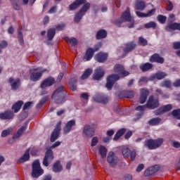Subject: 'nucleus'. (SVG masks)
Wrapping results in <instances>:
<instances>
[{
	"instance_id": "obj_1",
	"label": "nucleus",
	"mask_w": 180,
	"mask_h": 180,
	"mask_svg": "<svg viewBox=\"0 0 180 180\" xmlns=\"http://www.w3.org/2000/svg\"><path fill=\"white\" fill-rule=\"evenodd\" d=\"M158 106H160V101L158 98H155L154 96H150L146 105L136 107V110L144 112V110H146V108H148L149 109H156V108H158Z\"/></svg>"
},
{
	"instance_id": "obj_2",
	"label": "nucleus",
	"mask_w": 180,
	"mask_h": 180,
	"mask_svg": "<svg viewBox=\"0 0 180 180\" xmlns=\"http://www.w3.org/2000/svg\"><path fill=\"white\" fill-rule=\"evenodd\" d=\"M55 103L60 104L64 102L65 93L64 92V86H60L56 89L51 96Z\"/></svg>"
},
{
	"instance_id": "obj_3",
	"label": "nucleus",
	"mask_w": 180,
	"mask_h": 180,
	"mask_svg": "<svg viewBox=\"0 0 180 180\" xmlns=\"http://www.w3.org/2000/svg\"><path fill=\"white\" fill-rule=\"evenodd\" d=\"M164 143V139L160 138L158 139H147L145 141L144 146L147 147L149 150H155L159 147L162 146Z\"/></svg>"
},
{
	"instance_id": "obj_4",
	"label": "nucleus",
	"mask_w": 180,
	"mask_h": 180,
	"mask_svg": "<svg viewBox=\"0 0 180 180\" xmlns=\"http://www.w3.org/2000/svg\"><path fill=\"white\" fill-rule=\"evenodd\" d=\"M43 72H49V70H47V69H43V68L31 69L30 70L31 81H33L34 82H36V81H39V79L41 78V75H43Z\"/></svg>"
},
{
	"instance_id": "obj_5",
	"label": "nucleus",
	"mask_w": 180,
	"mask_h": 180,
	"mask_svg": "<svg viewBox=\"0 0 180 180\" xmlns=\"http://www.w3.org/2000/svg\"><path fill=\"white\" fill-rule=\"evenodd\" d=\"M90 8V3H86L84 5H83L80 10L77 13H76L75 15V23H79L81 22V20L82 19V17H84L85 15V13H86V12L89 11Z\"/></svg>"
},
{
	"instance_id": "obj_6",
	"label": "nucleus",
	"mask_w": 180,
	"mask_h": 180,
	"mask_svg": "<svg viewBox=\"0 0 180 180\" xmlns=\"http://www.w3.org/2000/svg\"><path fill=\"white\" fill-rule=\"evenodd\" d=\"M167 20L169 23L165 27L166 32H171V30H179L180 32V23L178 22H175V15L174 14H170L167 18Z\"/></svg>"
},
{
	"instance_id": "obj_7",
	"label": "nucleus",
	"mask_w": 180,
	"mask_h": 180,
	"mask_svg": "<svg viewBox=\"0 0 180 180\" xmlns=\"http://www.w3.org/2000/svg\"><path fill=\"white\" fill-rule=\"evenodd\" d=\"M132 20L131 14H130V8L127 7L126 11L122 13L120 20H115V25L120 26L124 22H131Z\"/></svg>"
},
{
	"instance_id": "obj_8",
	"label": "nucleus",
	"mask_w": 180,
	"mask_h": 180,
	"mask_svg": "<svg viewBox=\"0 0 180 180\" xmlns=\"http://www.w3.org/2000/svg\"><path fill=\"white\" fill-rule=\"evenodd\" d=\"M44 171L40 167V162L39 160H35L32 163V176L33 178H39L41 175H43Z\"/></svg>"
},
{
	"instance_id": "obj_9",
	"label": "nucleus",
	"mask_w": 180,
	"mask_h": 180,
	"mask_svg": "<svg viewBox=\"0 0 180 180\" xmlns=\"http://www.w3.org/2000/svg\"><path fill=\"white\" fill-rule=\"evenodd\" d=\"M120 79V77L119 75L112 74L107 77V83H106V88L108 90L112 89L113 88V84L116 81H119Z\"/></svg>"
},
{
	"instance_id": "obj_10",
	"label": "nucleus",
	"mask_w": 180,
	"mask_h": 180,
	"mask_svg": "<svg viewBox=\"0 0 180 180\" xmlns=\"http://www.w3.org/2000/svg\"><path fill=\"white\" fill-rule=\"evenodd\" d=\"M114 72H116V74H119V75H121L122 78H124V77H127L130 74L128 71L124 70V67L121 64H116L114 66Z\"/></svg>"
},
{
	"instance_id": "obj_11",
	"label": "nucleus",
	"mask_w": 180,
	"mask_h": 180,
	"mask_svg": "<svg viewBox=\"0 0 180 180\" xmlns=\"http://www.w3.org/2000/svg\"><path fill=\"white\" fill-rule=\"evenodd\" d=\"M54 160V153L51 149H48L46 152L44 160H43V165L44 167H49V164L51 162Z\"/></svg>"
},
{
	"instance_id": "obj_12",
	"label": "nucleus",
	"mask_w": 180,
	"mask_h": 180,
	"mask_svg": "<svg viewBox=\"0 0 180 180\" xmlns=\"http://www.w3.org/2000/svg\"><path fill=\"white\" fill-rule=\"evenodd\" d=\"M107 162L110 164L112 168H115L117 165V162H119V159L115 155L113 152H109L108 157H107Z\"/></svg>"
},
{
	"instance_id": "obj_13",
	"label": "nucleus",
	"mask_w": 180,
	"mask_h": 180,
	"mask_svg": "<svg viewBox=\"0 0 180 180\" xmlns=\"http://www.w3.org/2000/svg\"><path fill=\"white\" fill-rule=\"evenodd\" d=\"M60 131H61V122H58L56 128L51 135V143H54V141L58 139V136H60Z\"/></svg>"
},
{
	"instance_id": "obj_14",
	"label": "nucleus",
	"mask_w": 180,
	"mask_h": 180,
	"mask_svg": "<svg viewBox=\"0 0 180 180\" xmlns=\"http://www.w3.org/2000/svg\"><path fill=\"white\" fill-rule=\"evenodd\" d=\"M99 49V46H96L94 49L89 48L86 51L84 60H86V61H89V60L94 57V53H96V51H98Z\"/></svg>"
},
{
	"instance_id": "obj_15",
	"label": "nucleus",
	"mask_w": 180,
	"mask_h": 180,
	"mask_svg": "<svg viewBox=\"0 0 180 180\" xmlns=\"http://www.w3.org/2000/svg\"><path fill=\"white\" fill-rule=\"evenodd\" d=\"M158 171H160V166L155 165L146 169L144 172V175L145 176H151L152 175H154V174L158 172Z\"/></svg>"
},
{
	"instance_id": "obj_16",
	"label": "nucleus",
	"mask_w": 180,
	"mask_h": 180,
	"mask_svg": "<svg viewBox=\"0 0 180 180\" xmlns=\"http://www.w3.org/2000/svg\"><path fill=\"white\" fill-rule=\"evenodd\" d=\"M54 82H56V80L53 77H48L42 81L41 84V88L42 89H46V88H49V86H51L52 85H54Z\"/></svg>"
},
{
	"instance_id": "obj_17",
	"label": "nucleus",
	"mask_w": 180,
	"mask_h": 180,
	"mask_svg": "<svg viewBox=\"0 0 180 180\" xmlns=\"http://www.w3.org/2000/svg\"><path fill=\"white\" fill-rule=\"evenodd\" d=\"M83 133L86 137H94L95 136V128L91 127V125H86L83 129Z\"/></svg>"
},
{
	"instance_id": "obj_18",
	"label": "nucleus",
	"mask_w": 180,
	"mask_h": 180,
	"mask_svg": "<svg viewBox=\"0 0 180 180\" xmlns=\"http://www.w3.org/2000/svg\"><path fill=\"white\" fill-rule=\"evenodd\" d=\"M75 120H71L68 121L65 126L63 127V134H68V133L72 130V128L74 126H75Z\"/></svg>"
},
{
	"instance_id": "obj_19",
	"label": "nucleus",
	"mask_w": 180,
	"mask_h": 180,
	"mask_svg": "<svg viewBox=\"0 0 180 180\" xmlns=\"http://www.w3.org/2000/svg\"><path fill=\"white\" fill-rule=\"evenodd\" d=\"M94 100L95 101V102H98V103H103V105H106V103L109 102V97L102 94H97L94 97Z\"/></svg>"
},
{
	"instance_id": "obj_20",
	"label": "nucleus",
	"mask_w": 180,
	"mask_h": 180,
	"mask_svg": "<svg viewBox=\"0 0 180 180\" xmlns=\"http://www.w3.org/2000/svg\"><path fill=\"white\" fill-rule=\"evenodd\" d=\"M86 4V0H75L69 6L70 11H75L78 9L81 5H85Z\"/></svg>"
},
{
	"instance_id": "obj_21",
	"label": "nucleus",
	"mask_w": 180,
	"mask_h": 180,
	"mask_svg": "<svg viewBox=\"0 0 180 180\" xmlns=\"http://www.w3.org/2000/svg\"><path fill=\"white\" fill-rule=\"evenodd\" d=\"M105 75V70L102 67H98L96 68V70L94 72V79H96V81L101 79L102 77Z\"/></svg>"
},
{
	"instance_id": "obj_22",
	"label": "nucleus",
	"mask_w": 180,
	"mask_h": 180,
	"mask_svg": "<svg viewBox=\"0 0 180 180\" xmlns=\"http://www.w3.org/2000/svg\"><path fill=\"white\" fill-rule=\"evenodd\" d=\"M9 83L11 84V89L13 91H16L20 86V79H13L11 77L9 79Z\"/></svg>"
},
{
	"instance_id": "obj_23",
	"label": "nucleus",
	"mask_w": 180,
	"mask_h": 180,
	"mask_svg": "<svg viewBox=\"0 0 180 180\" xmlns=\"http://www.w3.org/2000/svg\"><path fill=\"white\" fill-rule=\"evenodd\" d=\"M96 61L98 63H105L108 60V53L103 52H99L94 57Z\"/></svg>"
},
{
	"instance_id": "obj_24",
	"label": "nucleus",
	"mask_w": 180,
	"mask_h": 180,
	"mask_svg": "<svg viewBox=\"0 0 180 180\" xmlns=\"http://www.w3.org/2000/svg\"><path fill=\"white\" fill-rule=\"evenodd\" d=\"M172 109V105L168 104L163 107H161L158 110L155 111V115H163V113H165L167 112H169Z\"/></svg>"
},
{
	"instance_id": "obj_25",
	"label": "nucleus",
	"mask_w": 180,
	"mask_h": 180,
	"mask_svg": "<svg viewBox=\"0 0 180 180\" xmlns=\"http://www.w3.org/2000/svg\"><path fill=\"white\" fill-rule=\"evenodd\" d=\"M150 92L148 89H142L141 90V96L139 98L140 103H145L147 101V96H148Z\"/></svg>"
},
{
	"instance_id": "obj_26",
	"label": "nucleus",
	"mask_w": 180,
	"mask_h": 180,
	"mask_svg": "<svg viewBox=\"0 0 180 180\" xmlns=\"http://www.w3.org/2000/svg\"><path fill=\"white\" fill-rule=\"evenodd\" d=\"M13 112L11 111H6L0 113V119L2 120H10V119H13Z\"/></svg>"
},
{
	"instance_id": "obj_27",
	"label": "nucleus",
	"mask_w": 180,
	"mask_h": 180,
	"mask_svg": "<svg viewBox=\"0 0 180 180\" xmlns=\"http://www.w3.org/2000/svg\"><path fill=\"white\" fill-rule=\"evenodd\" d=\"M150 63H159L160 64L164 63V58L160 57V55L155 53L150 58Z\"/></svg>"
},
{
	"instance_id": "obj_28",
	"label": "nucleus",
	"mask_w": 180,
	"mask_h": 180,
	"mask_svg": "<svg viewBox=\"0 0 180 180\" xmlns=\"http://www.w3.org/2000/svg\"><path fill=\"white\" fill-rule=\"evenodd\" d=\"M30 158V149L28 148L25 150L24 155L18 160V162L22 163L29 161Z\"/></svg>"
},
{
	"instance_id": "obj_29",
	"label": "nucleus",
	"mask_w": 180,
	"mask_h": 180,
	"mask_svg": "<svg viewBox=\"0 0 180 180\" xmlns=\"http://www.w3.org/2000/svg\"><path fill=\"white\" fill-rule=\"evenodd\" d=\"M108 36V32L106 30L101 29L98 30L96 34V39L97 40H101L102 39H106Z\"/></svg>"
},
{
	"instance_id": "obj_30",
	"label": "nucleus",
	"mask_w": 180,
	"mask_h": 180,
	"mask_svg": "<svg viewBox=\"0 0 180 180\" xmlns=\"http://www.w3.org/2000/svg\"><path fill=\"white\" fill-rule=\"evenodd\" d=\"M167 77V74L163 72H158L155 74H153L150 76V80L153 81V79H162Z\"/></svg>"
},
{
	"instance_id": "obj_31",
	"label": "nucleus",
	"mask_w": 180,
	"mask_h": 180,
	"mask_svg": "<svg viewBox=\"0 0 180 180\" xmlns=\"http://www.w3.org/2000/svg\"><path fill=\"white\" fill-rule=\"evenodd\" d=\"M26 125H23L22 127H21L18 131L17 133L14 134L13 139L15 140V139H19V137H20V136H22L23 134V133H25V131H26Z\"/></svg>"
},
{
	"instance_id": "obj_32",
	"label": "nucleus",
	"mask_w": 180,
	"mask_h": 180,
	"mask_svg": "<svg viewBox=\"0 0 180 180\" xmlns=\"http://www.w3.org/2000/svg\"><path fill=\"white\" fill-rule=\"evenodd\" d=\"M135 9H137V11H144V9H146V2L140 0L136 1L135 4Z\"/></svg>"
},
{
	"instance_id": "obj_33",
	"label": "nucleus",
	"mask_w": 180,
	"mask_h": 180,
	"mask_svg": "<svg viewBox=\"0 0 180 180\" xmlns=\"http://www.w3.org/2000/svg\"><path fill=\"white\" fill-rule=\"evenodd\" d=\"M98 154L103 158H106V155L108 154V149L104 146L101 145L98 146Z\"/></svg>"
},
{
	"instance_id": "obj_34",
	"label": "nucleus",
	"mask_w": 180,
	"mask_h": 180,
	"mask_svg": "<svg viewBox=\"0 0 180 180\" xmlns=\"http://www.w3.org/2000/svg\"><path fill=\"white\" fill-rule=\"evenodd\" d=\"M122 98H127V99H131L134 98V91H125L121 93Z\"/></svg>"
},
{
	"instance_id": "obj_35",
	"label": "nucleus",
	"mask_w": 180,
	"mask_h": 180,
	"mask_svg": "<svg viewBox=\"0 0 180 180\" xmlns=\"http://www.w3.org/2000/svg\"><path fill=\"white\" fill-rule=\"evenodd\" d=\"M46 36L48 40H53L54 39V36H56V29L50 28L47 30Z\"/></svg>"
},
{
	"instance_id": "obj_36",
	"label": "nucleus",
	"mask_w": 180,
	"mask_h": 180,
	"mask_svg": "<svg viewBox=\"0 0 180 180\" xmlns=\"http://www.w3.org/2000/svg\"><path fill=\"white\" fill-rule=\"evenodd\" d=\"M17 33H18V40L19 41V44H20V46H22V44H25V41L23 40V32H22V29L18 28Z\"/></svg>"
},
{
	"instance_id": "obj_37",
	"label": "nucleus",
	"mask_w": 180,
	"mask_h": 180,
	"mask_svg": "<svg viewBox=\"0 0 180 180\" xmlns=\"http://www.w3.org/2000/svg\"><path fill=\"white\" fill-rule=\"evenodd\" d=\"M22 105H23V101H19L13 105L12 110H14L15 113H18L20 110Z\"/></svg>"
},
{
	"instance_id": "obj_38",
	"label": "nucleus",
	"mask_w": 180,
	"mask_h": 180,
	"mask_svg": "<svg viewBox=\"0 0 180 180\" xmlns=\"http://www.w3.org/2000/svg\"><path fill=\"white\" fill-rule=\"evenodd\" d=\"M53 172H61L63 171V166L60 163V161H57L53 166Z\"/></svg>"
},
{
	"instance_id": "obj_39",
	"label": "nucleus",
	"mask_w": 180,
	"mask_h": 180,
	"mask_svg": "<svg viewBox=\"0 0 180 180\" xmlns=\"http://www.w3.org/2000/svg\"><path fill=\"white\" fill-rule=\"evenodd\" d=\"M153 68V64L147 63L140 65V69L143 72H146V71H148V70H151Z\"/></svg>"
},
{
	"instance_id": "obj_40",
	"label": "nucleus",
	"mask_w": 180,
	"mask_h": 180,
	"mask_svg": "<svg viewBox=\"0 0 180 180\" xmlns=\"http://www.w3.org/2000/svg\"><path fill=\"white\" fill-rule=\"evenodd\" d=\"M65 40L70 44L77 46L78 44V40L75 37L69 38L68 37H65Z\"/></svg>"
},
{
	"instance_id": "obj_41",
	"label": "nucleus",
	"mask_w": 180,
	"mask_h": 180,
	"mask_svg": "<svg viewBox=\"0 0 180 180\" xmlns=\"http://www.w3.org/2000/svg\"><path fill=\"white\" fill-rule=\"evenodd\" d=\"M126 133V129L122 128L120 129L115 135L113 140H118V139H120L123 134Z\"/></svg>"
},
{
	"instance_id": "obj_42",
	"label": "nucleus",
	"mask_w": 180,
	"mask_h": 180,
	"mask_svg": "<svg viewBox=\"0 0 180 180\" xmlns=\"http://www.w3.org/2000/svg\"><path fill=\"white\" fill-rule=\"evenodd\" d=\"M145 29H155L157 27V23L154 21H150L144 25Z\"/></svg>"
},
{
	"instance_id": "obj_43",
	"label": "nucleus",
	"mask_w": 180,
	"mask_h": 180,
	"mask_svg": "<svg viewBox=\"0 0 180 180\" xmlns=\"http://www.w3.org/2000/svg\"><path fill=\"white\" fill-rule=\"evenodd\" d=\"M148 123L150 126H157L159 123H161V120L160 117L153 118L149 120Z\"/></svg>"
},
{
	"instance_id": "obj_44",
	"label": "nucleus",
	"mask_w": 180,
	"mask_h": 180,
	"mask_svg": "<svg viewBox=\"0 0 180 180\" xmlns=\"http://www.w3.org/2000/svg\"><path fill=\"white\" fill-rule=\"evenodd\" d=\"M130 149L127 146H124L122 150V155L124 158H127L130 155Z\"/></svg>"
},
{
	"instance_id": "obj_45",
	"label": "nucleus",
	"mask_w": 180,
	"mask_h": 180,
	"mask_svg": "<svg viewBox=\"0 0 180 180\" xmlns=\"http://www.w3.org/2000/svg\"><path fill=\"white\" fill-rule=\"evenodd\" d=\"M69 85L71 91L77 90V80L75 79H72L69 82Z\"/></svg>"
},
{
	"instance_id": "obj_46",
	"label": "nucleus",
	"mask_w": 180,
	"mask_h": 180,
	"mask_svg": "<svg viewBox=\"0 0 180 180\" xmlns=\"http://www.w3.org/2000/svg\"><path fill=\"white\" fill-rule=\"evenodd\" d=\"M91 74H92V69L86 70L82 76V79H86V78L89 77Z\"/></svg>"
},
{
	"instance_id": "obj_47",
	"label": "nucleus",
	"mask_w": 180,
	"mask_h": 180,
	"mask_svg": "<svg viewBox=\"0 0 180 180\" xmlns=\"http://www.w3.org/2000/svg\"><path fill=\"white\" fill-rule=\"evenodd\" d=\"M157 20L162 25H164L165 22H167V16L163 15H158L157 16Z\"/></svg>"
},
{
	"instance_id": "obj_48",
	"label": "nucleus",
	"mask_w": 180,
	"mask_h": 180,
	"mask_svg": "<svg viewBox=\"0 0 180 180\" xmlns=\"http://www.w3.org/2000/svg\"><path fill=\"white\" fill-rule=\"evenodd\" d=\"M13 131V129L8 128V129H5L1 132V137H6V136H9L11 133Z\"/></svg>"
},
{
	"instance_id": "obj_49",
	"label": "nucleus",
	"mask_w": 180,
	"mask_h": 180,
	"mask_svg": "<svg viewBox=\"0 0 180 180\" xmlns=\"http://www.w3.org/2000/svg\"><path fill=\"white\" fill-rule=\"evenodd\" d=\"M138 43L141 46H147V44H148L147 39H144V37H140L139 38Z\"/></svg>"
},
{
	"instance_id": "obj_50",
	"label": "nucleus",
	"mask_w": 180,
	"mask_h": 180,
	"mask_svg": "<svg viewBox=\"0 0 180 180\" xmlns=\"http://www.w3.org/2000/svg\"><path fill=\"white\" fill-rule=\"evenodd\" d=\"M49 100V96H44L42 99L39 101V104L37 105V108H41L46 102Z\"/></svg>"
},
{
	"instance_id": "obj_51",
	"label": "nucleus",
	"mask_w": 180,
	"mask_h": 180,
	"mask_svg": "<svg viewBox=\"0 0 180 180\" xmlns=\"http://www.w3.org/2000/svg\"><path fill=\"white\" fill-rule=\"evenodd\" d=\"M155 92H156V94L161 95L162 96V98H165V99H168V98H169V96L168 94H164V92H162V90H161L160 89H157L155 90Z\"/></svg>"
},
{
	"instance_id": "obj_52",
	"label": "nucleus",
	"mask_w": 180,
	"mask_h": 180,
	"mask_svg": "<svg viewBox=\"0 0 180 180\" xmlns=\"http://www.w3.org/2000/svg\"><path fill=\"white\" fill-rule=\"evenodd\" d=\"M172 115L180 120V109L174 110L172 112Z\"/></svg>"
},
{
	"instance_id": "obj_53",
	"label": "nucleus",
	"mask_w": 180,
	"mask_h": 180,
	"mask_svg": "<svg viewBox=\"0 0 180 180\" xmlns=\"http://www.w3.org/2000/svg\"><path fill=\"white\" fill-rule=\"evenodd\" d=\"M160 86H165V88H171V82L169 80H165L161 83Z\"/></svg>"
},
{
	"instance_id": "obj_54",
	"label": "nucleus",
	"mask_w": 180,
	"mask_h": 180,
	"mask_svg": "<svg viewBox=\"0 0 180 180\" xmlns=\"http://www.w3.org/2000/svg\"><path fill=\"white\" fill-rule=\"evenodd\" d=\"M32 106H33V102H27L23 106V110H29Z\"/></svg>"
},
{
	"instance_id": "obj_55",
	"label": "nucleus",
	"mask_w": 180,
	"mask_h": 180,
	"mask_svg": "<svg viewBox=\"0 0 180 180\" xmlns=\"http://www.w3.org/2000/svg\"><path fill=\"white\" fill-rule=\"evenodd\" d=\"M98 143H99V139H98L96 136L93 137L91 142V147H95Z\"/></svg>"
},
{
	"instance_id": "obj_56",
	"label": "nucleus",
	"mask_w": 180,
	"mask_h": 180,
	"mask_svg": "<svg viewBox=\"0 0 180 180\" xmlns=\"http://www.w3.org/2000/svg\"><path fill=\"white\" fill-rule=\"evenodd\" d=\"M157 10L155 8H152L146 13V18H150L155 14Z\"/></svg>"
},
{
	"instance_id": "obj_57",
	"label": "nucleus",
	"mask_w": 180,
	"mask_h": 180,
	"mask_svg": "<svg viewBox=\"0 0 180 180\" xmlns=\"http://www.w3.org/2000/svg\"><path fill=\"white\" fill-rule=\"evenodd\" d=\"M149 81H151V77L148 79L147 77H142L139 79V83L144 82L145 84H147Z\"/></svg>"
},
{
	"instance_id": "obj_58",
	"label": "nucleus",
	"mask_w": 180,
	"mask_h": 180,
	"mask_svg": "<svg viewBox=\"0 0 180 180\" xmlns=\"http://www.w3.org/2000/svg\"><path fill=\"white\" fill-rule=\"evenodd\" d=\"M56 30H64L65 29V23H61V24H58L56 25Z\"/></svg>"
},
{
	"instance_id": "obj_59",
	"label": "nucleus",
	"mask_w": 180,
	"mask_h": 180,
	"mask_svg": "<svg viewBox=\"0 0 180 180\" xmlns=\"http://www.w3.org/2000/svg\"><path fill=\"white\" fill-rule=\"evenodd\" d=\"M11 2L13 9H15V11H19L20 9V6L18 5V3H16V0H13L11 1Z\"/></svg>"
},
{
	"instance_id": "obj_60",
	"label": "nucleus",
	"mask_w": 180,
	"mask_h": 180,
	"mask_svg": "<svg viewBox=\"0 0 180 180\" xmlns=\"http://www.w3.org/2000/svg\"><path fill=\"white\" fill-rule=\"evenodd\" d=\"M135 46H128L124 49L125 53H129V51H133L134 50Z\"/></svg>"
},
{
	"instance_id": "obj_61",
	"label": "nucleus",
	"mask_w": 180,
	"mask_h": 180,
	"mask_svg": "<svg viewBox=\"0 0 180 180\" xmlns=\"http://www.w3.org/2000/svg\"><path fill=\"white\" fill-rule=\"evenodd\" d=\"M172 146L175 148H180V143L176 141H173L172 142Z\"/></svg>"
},
{
	"instance_id": "obj_62",
	"label": "nucleus",
	"mask_w": 180,
	"mask_h": 180,
	"mask_svg": "<svg viewBox=\"0 0 180 180\" xmlns=\"http://www.w3.org/2000/svg\"><path fill=\"white\" fill-rule=\"evenodd\" d=\"M130 155V159L131 161H134V160L136 159V152L135 150H132L129 153Z\"/></svg>"
},
{
	"instance_id": "obj_63",
	"label": "nucleus",
	"mask_w": 180,
	"mask_h": 180,
	"mask_svg": "<svg viewBox=\"0 0 180 180\" xmlns=\"http://www.w3.org/2000/svg\"><path fill=\"white\" fill-rule=\"evenodd\" d=\"M174 9V5L172 4V2L171 1H168L167 3V11H171Z\"/></svg>"
},
{
	"instance_id": "obj_64",
	"label": "nucleus",
	"mask_w": 180,
	"mask_h": 180,
	"mask_svg": "<svg viewBox=\"0 0 180 180\" xmlns=\"http://www.w3.org/2000/svg\"><path fill=\"white\" fill-rule=\"evenodd\" d=\"M174 50H177L176 51V54L178 56V57H180V46H174Z\"/></svg>"
}]
</instances>
